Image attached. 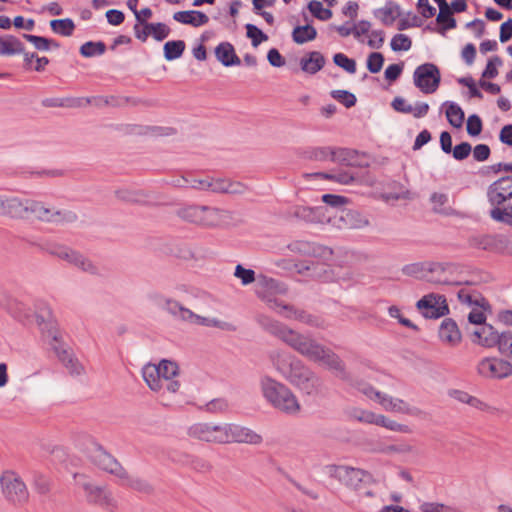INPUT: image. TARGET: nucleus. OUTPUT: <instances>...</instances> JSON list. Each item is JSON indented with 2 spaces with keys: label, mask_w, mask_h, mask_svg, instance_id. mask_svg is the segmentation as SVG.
Listing matches in <instances>:
<instances>
[{
  "label": "nucleus",
  "mask_w": 512,
  "mask_h": 512,
  "mask_svg": "<svg viewBox=\"0 0 512 512\" xmlns=\"http://www.w3.org/2000/svg\"><path fill=\"white\" fill-rule=\"evenodd\" d=\"M257 322L269 334L281 339L307 359L326 365L337 377L350 382L351 376L342 359L330 348L318 343L312 336L301 334L285 324L265 315H259Z\"/></svg>",
  "instance_id": "nucleus-1"
},
{
  "label": "nucleus",
  "mask_w": 512,
  "mask_h": 512,
  "mask_svg": "<svg viewBox=\"0 0 512 512\" xmlns=\"http://www.w3.org/2000/svg\"><path fill=\"white\" fill-rule=\"evenodd\" d=\"M270 359L275 369L293 386L307 395L318 393L320 378L300 359L280 352L272 353Z\"/></svg>",
  "instance_id": "nucleus-2"
},
{
  "label": "nucleus",
  "mask_w": 512,
  "mask_h": 512,
  "mask_svg": "<svg viewBox=\"0 0 512 512\" xmlns=\"http://www.w3.org/2000/svg\"><path fill=\"white\" fill-rule=\"evenodd\" d=\"M487 200L492 220L512 226V178L504 176L488 186Z\"/></svg>",
  "instance_id": "nucleus-3"
},
{
  "label": "nucleus",
  "mask_w": 512,
  "mask_h": 512,
  "mask_svg": "<svg viewBox=\"0 0 512 512\" xmlns=\"http://www.w3.org/2000/svg\"><path fill=\"white\" fill-rule=\"evenodd\" d=\"M260 388L264 399L280 412L294 416L301 410V405L294 393L283 383L270 376L260 379Z\"/></svg>",
  "instance_id": "nucleus-4"
},
{
  "label": "nucleus",
  "mask_w": 512,
  "mask_h": 512,
  "mask_svg": "<svg viewBox=\"0 0 512 512\" xmlns=\"http://www.w3.org/2000/svg\"><path fill=\"white\" fill-rule=\"evenodd\" d=\"M224 211L206 205H186L176 210V215L191 224L203 227H213L220 224Z\"/></svg>",
  "instance_id": "nucleus-5"
},
{
  "label": "nucleus",
  "mask_w": 512,
  "mask_h": 512,
  "mask_svg": "<svg viewBox=\"0 0 512 512\" xmlns=\"http://www.w3.org/2000/svg\"><path fill=\"white\" fill-rule=\"evenodd\" d=\"M257 295L262 298L271 309L277 310L280 308L278 313L282 314L287 319H295L314 328L325 329L327 327L325 319L319 315L311 314L306 310L297 309L292 305L284 304L277 298L262 294L260 291H257Z\"/></svg>",
  "instance_id": "nucleus-6"
},
{
  "label": "nucleus",
  "mask_w": 512,
  "mask_h": 512,
  "mask_svg": "<svg viewBox=\"0 0 512 512\" xmlns=\"http://www.w3.org/2000/svg\"><path fill=\"white\" fill-rule=\"evenodd\" d=\"M325 473L355 491L360 490L362 485L373 481V476L368 471L346 465H327Z\"/></svg>",
  "instance_id": "nucleus-7"
},
{
  "label": "nucleus",
  "mask_w": 512,
  "mask_h": 512,
  "mask_svg": "<svg viewBox=\"0 0 512 512\" xmlns=\"http://www.w3.org/2000/svg\"><path fill=\"white\" fill-rule=\"evenodd\" d=\"M0 486L4 498L14 505H24L29 500V491L19 476L13 470H5L0 476Z\"/></svg>",
  "instance_id": "nucleus-8"
},
{
  "label": "nucleus",
  "mask_w": 512,
  "mask_h": 512,
  "mask_svg": "<svg viewBox=\"0 0 512 512\" xmlns=\"http://www.w3.org/2000/svg\"><path fill=\"white\" fill-rule=\"evenodd\" d=\"M31 217L48 223H73L78 219L77 214L71 210H55L41 201L29 199L27 219Z\"/></svg>",
  "instance_id": "nucleus-9"
},
{
  "label": "nucleus",
  "mask_w": 512,
  "mask_h": 512,
  "mask_svg": "<svg viewBox=\"0 0 512 512\" xmlns=\"http://www.w3.org/2000/svg\"><path fill=\"white\" fill-rule=\"evenodd\" d=\"M451 266L446 262H416L403 266L402 273L406 276L416 277L430 283L450 285L448 279L439 276H428L427 273L444 272Z\"/></svg>",
  "instance_id": "nucleus-10"
},
{
  "label": "nucleus",
  "mask_w": 512,
  "mask_h": 512,
  "mask_svg": "<svg viewBox=\"0 0 512 512\" xmlns=\"http://www.w3.org/2000/svg\"><path fill=\"white\" fill-rule=\"evenodd\" d=\"M414 85L424 94H432L437 91L441 83V73L434 63L426 62L414 70Z\"/></svg>",
  "instance_id": "nucleus-11"
},
{
  "label": "nucleus",
  "mask_w": 512,
  "mask_h": 512,
  "mask_svg": "<svg viewBox=\"0 0 512 512\" xmlns=\"http://www.w3.org/2000/svg\"><path fill=\"white\" fill-rule=\"evenodd\" d=\"M477 373L487 379H504L512 375V364L497 357H485L477 364Z\"/></svg>",
  "instance_id": "nucleus-12"
},
{
  "label": "nucleus",
  "mask_w": 512,
  "mask_h": 512,
  "mask_svg": "<svg viewBox=\"0 0 512 512\" xmlns=\"http://www.w3.org/2000/svg\"><path fill=\"white\" fill-rule=\"evenodd\" d=\"M416 307L428 319H438L449 313L446 297L441 294L430 293L423 296L417 301Z\"/></svg>",
  "instance_id": "nucleus-13"
},
{
  "label": "nucleus",
  "mask_w": 512,
  "mask_h": 512,
  "mask_svg": "<svg viewBox=\"0 0 512 512\" xmlns=\"http://www.w3.org/2000/svg\"><path fill=\"white\" fill-rule=\"evenodd\" d=\"M224 424L199 422L188 428V435L199 441L224 444Z\"/></svg>",
  "instance_id": "nucleus-14"
},
{
  "label": "nucleus",
  "mask_w": 512,
  "mask_h": 512,
  "mask_svg": "<svg viewBox=\"0 0 512 512\" xmlns=\"http://www.w3.org/2000/svg\"><path fill=\"white\" fill-rule=\"evenodd\" d=\"M91 461L98 466L100 469L111 473L120 479H127L128 474L122 465L109 454L104 448L95 443L92 450L90 451Z\"/></svg>",
  "instance_id": "nucleus-15"
},
{
  "label": "nucleus",
  "mask_w": 512,
  "mask_h": 512,
  "mask_svg": "<svg viewBox=\"0 0 512 512\" xmlns=\"http://www.w3.org/2000/svg\"><path fill=\"white\" fill-rule=\"evenodd\" d=\"M224 444L226 443H246L251 445H259L263 438L260 434L250 428L234 424L224 423Z\"/></svg>",
  "instance_id": "nucleus-16"
},
{
  "label": "nucleus",
  "mask_w": 512,
  "mask_h": 512,
  "mask_svg": "<svg viewBox=\"0 0 512 512\" xmlns=\"http://www.w3.org/2000/svg\"><path fill=\"white\" fill-rule=\"evenodd\" d=\"M51 349L55 352L59 361L70 371L71 374L80 375L83 367L79 364L69 351L65 348L64 343L60 339L59 333H52V340L49 341Z\"/></svg>",
  "instance_id": "nucleus-17"
},
{
  "label": "nucleus",
  "mask_w": 512,
  "mask_h": 512,
  "mask_svg": "<svg viewBox=\"0 0 512 512\" xmlns=\"http://www.w3.org/2000/svg\"><path fill=\"white\" fill-rule=\"evenodd\" d=\"M156 366L160 372L159 374L165 389L171 393H176L180 388L179 381L173 379L178 375L179 367L177 363L164 359Z\"/></svg>",
  "instance_id": "nucleus-18"
},
{
  "label": "nucleus",
  "mask_w": 512,
  "mask_h": 512,
  "mask_svg": "<svg viewBox=\"0 0 512 512\" xmlns=\"http://www.w3.org/2000/svg\"><path fill=\"white\" fill-rule=\"evenodd\" d=\"M171 459L199 473H208L212 470V464L209 461L186 452H174L171 455Z\"/></svg>",
  "instance_id": "nucleus-19"
},
{
  "label": "nucleus",
  "mask_w": 512,
  "mask_h": 512,
  "mask_svg": "<svg viewBox=\"0 0 512 512\" xmlns=\"http://www.w3.org/2000/svg\"><path fill=\"white\" fill-rule=\"evenodd\" d=\"M3 210L0 215L14 219H27L29 199L3 196Z\"/></svg>",
  "instance_id": "nucleus-20"
},
{
  "label": "nucleus",
  "mask_w": 512,
  "mask_h": 512,
  "mask_svg": "<svg viewBox=\"0 0 512 512\" xmlns=\"http://www.w3.org/2000/svg\"><path fill=\"white\" fill-rule=\"evenodd\" d=\"M500 333L491 325L484 323L471 333L473 343L483 347L491 348L499 342Z\"/></svg>",
  "instance_id": "nucleus-21"
},
{
  "label": "nucleus",
  "mask_w": 512,
  "mask_h": 512,
  "mask_svg": "<svg viewBox=\"0 0 512 512\" xmlns=\"http://www.w3.org/2000/svg\"><path fill=\"white\" fill-rule=\"evenodd\" d=\"M297 272L315 280L327 281L331 273L328 266L319 261L302 262L296 264Z\"/></svg>",
  "instance_id": "nucleus-22"
},
{
  "label": "nucleus",
  "mask_w": 512,
  "mask_h": 512,
  "mask_svg": "<svg viewBox=\"0 0 512 512\" xmlns=\"http://www.w3.org/2000/svg\"><path fill=\"white\" fill-rule=\"evenodd\" d=\"M288 248L292 252L313 257H323L326 254H332L330 248L308 241H294L289 244Z\"/></svg>",
  "instance_id": "nucleus-23"
},
{
  "label": "nucleus",
  "mask_w": 512,
  "mask_h": 512,
  "mask_svg": "<svg viewBox=\"0 0 512 512\" xmlns=\"http://www.w3.org/2000/svg\"><path fill=\"white\" fill-rule=\"evenodd\" d=\"M373 14L385 26H391L401 16V7L392 0H387L384 7L375 9Z\"/></svg>",
  "instance_id": "nucleus-24"
},
{
  "label": "nucleus",
  "mask_w": 512,
  "mask_h": 512,
  "mask_svg": "<svg viewBox=\"0 0 512 512\" xmlns=\"http://www.w3.org/2000/svg\"><path fill=\"white\" fill-rule=\"evenodd\" d=\"M35 314L37 323L42 326L44 325V328L47 329V337L52 340V333L56 332L58 333L57 329L54 326V323L52 321L53 315H52V309L49 307V305L44 301H39L35 305Z\"/></svg>",
  "instance_id": "nucleus-25"
},
{
  "label": "nucleus",
  "mask_w": 512,
  "mask_h": 512,
  "mask_svg": "<svg viewBox=\"0 0 512 512\" xmlns=\"http://www.w3.org/2000/svg\"><path fill=\"white\" fill-rule=\"evenodd\" d=\"M216 59L225 67L238 66L241 60L235 52L233 45L229 42H221L215 48Z\"/></svg>",
  "instance_id": "nucleus-26"
},
{
  "label": "nucleus",
  "mask_w": 512,
  "mask_h": 512,
  "mask_svg": "<svg viewBox=\"0 0 512 512\" xmlns=\"http://www.w3.org/2000/svg\"><path fill=\"white\" fill-rule=\"evenodd\" d=\"M173 19L179 23L199 27L209 22V17L198 10L178 11L173 15Z\"/></svg>",
  "instance_id": "nucleus-27"
},
{
  "label": "nucleus",
  "mask_w": 512,
  "mask_h": 512,
  "mask_svg": "<svg viewBox=\"0 0 512 512\" xmlns=\"http://www.w3.org/2000/svg\"><path fill=\"white\" fill-rule=\"evenodd\" d=\"M325 63L326 59L321 52L311 51L301 58L300 67L305 73L313 75L319 72Z\"/></svg>",
  "instance_id": "nucleus-28"
},
{
  "label": "nucleus",
  "mask_w": 512,
  "mask_h": 512,
  "mask_svg": "<svg viewBox=\"0 0 512 512\" xmlns=\"http://www.w3.org/2000/svg\"><path fill=\"white\" fill-rule=\"evenodd\" d=\"M439 337L444 342L457 345L461 341V332L457 323L451 318H445L439 328Z\"/></svg>",
  "instance_id": "nucleus-29"
},
{
  "label": "nucleus",
  "mask_w": 512,
  "mask_h": 512,
  "mask_svg": "<svg viewBox=\"0 0 512 512\" xmlns=\"http://www.w3.org/2000/svg\"><path fill=\"white\" fill-rule=\"evenodd\" d=\"M24 53V44L14 35L0 37V56H12Z\"/></svg>",
  "instance_id": "nucleus-30"
},
{
  "label": "nucleus",
  "mask_w": 512,
  "mask_h": 512,
  "mask_svg": "<svg viewBox=\"0 0 512 512\" xmlns=\"http://www.w3.org/2000/svg\"><path fill=\"white\" fill-rule=\"evenodd\" d=\"M307 176L331 180L342 185L352 184L356 180V175L348 170H339L335 173L316 172Z\"/></svg>",
  "instance_id": "nucleus-31"
},
{
  "label": "nucleus",
  "mask_w": 512,
  "mask_h": 512,
  "mask_svg": "<svg viewBox=\"0 0 512 512\" xmlns=\"http://www.w3.org/2000/svg\"><path fill=\"white\" fill-rule=\"evenodd\" d=\"M157 366L154 364H147L142 369V376L146 384L152 391L158 392L164 387L160 372L157 370Z\"/></svg>",
  "instance_id": "nucleus-32"
},
{
  "label": "nucleus",
  "mask_w": 512,
  "mask_h": 512,
  "mask_svg": "<svg viewBox=\"0 0 512 512\" xmlns=\"http://www.w3.org/2000/svg\"><path fill=\"white\" fill-rule=\"evenodd\" d=\"M442 106L446 107L445 114L448 123L454 128H461L465 119L462 108L452 101H445Z\"/></svg>",
  "instance_id": "nucleus-33"
},
{
  "label": "nucleus",
  "mask_w": 512,
  "mask_h": 512,
  "mask_svg": "<svg viewBox=\"0 0 512 512\" xmlns=\"http://www.w3.org/2000/svg\"><path fill=\"white\" fill-rule=\"evenodd\" d=\"M436 22L440 25L435 31L441 35H445L447 30L456 28L457 23L453 17V13L449 5L439 8V13L436 17Z\"/></svg>",
  "instance_id": "nucleus-34"
},
{
  "label": "nucleus",
  "mask_w": 512,
  "mask_h": 512,
  "mask_svg": "<svg viewBox=\"0 0 512 512\" xmlns=\"http://www.w3.org/2000/svg\"><path fill=\"white\" fill-rule=\"evenodd\" d=\"M376 399L388 411L409 412L408 404L401 399L393 398L385 393H376Z\"/></svg>",
  "instance_id": "nucleus-35"
},
{
  "label": "nucleus",
  "mask_w": 512,
  "mask_h": 512,
  "mask_svg": "<svg viewBox=\"0 0 512 512\" xmlns=\"http://www.w3.org/2000/svg\"><path fill=\"white\" fill-rule=\"evenodd\" d=\"M317 37V30L310 24L298 25L292 31V39L297 44H304Z\"/></svg>",
  "instance_id": "nucleus-36"
},
{
  "label": "nucleus",
  "mask_w": 512,
  "mask_h": 512,
  "mask_svg": "<svg viewBox=\"0 0 512 512\" xmlns=\"http://www.w3.org/2000/svg\"><path fill=\"white\" fill-rule=\"evenodd\" d=\"M48 254L58 257L62 260L67 261L71 264L72 259L77 251L72 250L71 248L61 245L58 243H48L43 248Z\"/></svg>",
  "instance_id": "nucleus-37"
},
{
  "label": "nucleus",
  "mask_w": 512,
  "mask_h": 512,
  "mask_svg": "<svg viewBox=\"0 0 512 512\" xmlns=\"http://www.w3.org/2000/svg\"><path fill=\"white\" fill-rule=\"evenodd\" d=\"M186 48V44L183 40H171L164 44L163 52L164 57L167 61H173L180 58Z\"/></svg>",
  "instance_id": "nucleus-38"
},
{
  "label": "nucleus",
  "mask_w": 512,
  "mask_h": 512,
  "mask_svg": "<svg viewBox=\"0 0 512 512\" xmlns=\"http://www.w3.org/2000/svg\"><path fill=\"white\" fill-rule=\"evenodd\" d=\"M85 490L88 492L90 501L102 506H109L111 504L112 498L105 489L97 486L86 485Z\"/></svg>",
  "instance_id": "nucleus-39"
},
{
  "label": "nucleus",
  "mask_w": 512,
  "mask_h": 512,
  "mask_svg": "<svg viewBox=\"0 0 512 512\" xmlns=\"http://www.w3.org/2000/svg\"><path fill=\"white\" fill-rule=\"evenodd\" d=\"M150 298L154 300L157 304H161L163 302L162 308L167 311L171 316L177 319L179 312H181V309L183 305H181L178 301L166 298L160 294H154L151 295Z\"/></svg>",
  "instance_id": "nucleus-40"
},
{
  "label": "nucleus",
  "mask_w": 512,
  "mask_h": 512,
  "mask_svg": "<svg viewBox=\"0 0 512 512\" xmlns=\"http://www.w3.org/2000/svg\"><path fill=\"white\" fill-rule=\"evenodd\" d=\"M50 27L54 33L69 37L73 34L75 24L72 19H54L50 21Z\"/></svg>",
  "instance_id": "nucleus-41"
},
{
  "label": "nucleus",
  "mask_w": 512,
  "mask_h": 512,
  "mask_svg": "<svg viewBox=\"0 0 512 512\" xmlns=\"http://www.w3.org/2000/svg\"><path fill=\"white\" fill-rule=\"evenodd\" d=\"M32 486L37 493L46 495L50 492L51 481L47 475L34 471L32 473Z\"/></svg>",
  "instance_id": "nucleus-42"
},
{
  "label": "nucleus",
  "mask_w": 512,
  "mask_h": 512,
  "mask_svg": "<svg viewBox=\"0 0 512 512\" xmlns=\"http://www.w3.org/2000/svg\"><path fill=\"white\" fill-rule=\"evenodd\" d=\"M105 51L106 45L102 41H88L80 47V54L86 58L103 55Z\"/></svg>",
  "instance_id": "nucleus-43"
},
{
  "label": "nucleus",
  "mask_w": 512,
  "mask_h": 512,
  "mask_svg": "<svg viewBox=\"0 0 512 512\" xmlns=\"http://www.w3.org/2000/svg\"><path fill=\"white\" fill-rule=\"evenodd\" d=\"M448 200L449 198L447 194L434 192L430 196V201L433 204V211L444 215L452 214V209L446 207Z\"/></svg>",
  "instance_id": "nucleus-44"
},
{
  "label": "nucleus",
  "mask_w": 512,
  "mask_h": 512,
  "mask_svg": "<svg viewBox=\"0 0 512 512\" xmlns=\"http://www.w3.org/2000/svg\"><path fill=\"white\" fill-rule=\"evenodd\" d=\"M375 425L385 427L391 431H397L401 433H410L411 429L408 425L397 423L394 420L387 418L384 415H377Z\"/></svg>",
  "instance_id": "nucleus-45"
},
{
  "label": "nucleus",
  "mask_w": 512,
  "mask_h": 512,
  "mask_svg": "<svg viewBox=\"0 0 512 512\" xmlns=\"http://www.w3.org/2000/svg\"><path fill=\"white\" fill-rule=\"evenodd\" d=\"M308 9L315 18L321 21H327L333 15L331 9L323 8L322 3L318 0L310 1L308 3Z\"/></svg>",
  "instance_id": "nucleus-46"
},
{
  "label": "nucleus",
  "mask_w": 512,
  "mask_h": 512,
  "mask_svg": "<svg viewBox=\"0 0 512 512\" xmlns=\"http://www.w3.org/2000/svg\"><path fill=\"white\" fill-rule=\"evenodd\" d=\"M357 154L356 150L348 148H333V157L331 162L339 163L341 165H350L351 159Z\"/></svg>",
  "instance_id": "nucleus-47"
},
{
  "label": "nucleus",
  "mask_w": 512,
  "mask_h": 512,
  "mask_svg": "<svg viewBox=\"0 0 512 512\" xmlns=\"http://www.w3.org/2000/svg\"><path fill=\"white\" fill-rule=\"evenodd\" d=\"M496 346L502 355L512 358V331L500 333L499 342H497Z\"/></svg>",
  "instance_id": "nucleus-48"
},
{
  "label": "nucleus",
  "mask_w": 512,
  "mask_h": 512,
  "mask_svg": "<svg viewBox=\"0 0 512 512\" xmlns=\"http://www.w3.org/2000/svg\"><path fill=\"white\" fill-rule=\"evenodd\" d=\"M246 35L251 39L253 47L259 46L262 42L268 40V36L256 25L248 23L245 25Z\"/></svg>",
  "instance_id": "nucleus-49"
},
{
  "label": "nucleus",
  "mask_w": 512,
  "mask_h": 512,
  "mask_svg": "<svg viewBox=\"0 0 512 512\" xmlns=\"http://www.w3.org/2000/svg\"><path fill=\"white\" fill-rule=\"evenodd\" d=\"M330 95L333 99L342 103L346 108L353 107L356 102V96L347 90H332Z\"/></svg>",
  "instance_id": "nucleus-50"
},
{
  "label": "nucleus",
  "mask_w": 512,
  "mask_h": 512,
  "mask_svg": "<svg viewBox=\"0 0 512 512\" xmlns=\"http://www.w3.org/2000/svg\"><path fill=\"white\" fill-rule=\"evenodd\" d=\"M71 264L84 272H88L91 274H95L97 272L96 266L88 258H86L78 251L75 253Z\"/></svg>",
  "instance_id": "nucleus-51"
},
{
  "label": "nucleus",
  "mask_w": 512,
  "mask_h": 512,
  "mask_svg": "<svg viewBox=\"0 0 512 512\" xmlns=\"http://www.w3.org/2000/svg\"><path fill=\"white\" fill-rule=\"evenodd\" d=\"M335 65L341 67L346 72L354 74L356 72V62L354 59L349 58L344 53H336L333 56Z\"/></svg>",
  "instance_id": "nucleus-52"
},
{
  "label": "nucleus",
  "mask_w": 512,
  "mask_h": 512,
  "mask_svg": "<svg viewBox=\"0 0 512 512\" xmlns=\"http://www.w3.org/2000/svg\"><path fill=\"white\" fill-rule=\"evenodd\" d=\"M234 276L240 279L242 285L244 286L249 285L256 280L255 271L252 269L245 268L241 264H238L235 267Z\"/></svg>",
  "instance_id": "nucleus-53"
},
{
  "label": "nucleus",
  "mask_w": 512,
  "mask_h": 512,
  "mask_svg": "<svg viewBox=\"0 0 512 512\" xmlns=\"http://www.w3.org/2000/svg\"><path fill=\"white\" fill-rule=\"evenodd\" d=\"M393 51H408L412 46V40L405 34H396L390 43Z\"/></svg>",
  "instance_id": "nucleus-54"
},
{
  "label": "nucleus",
  "mask_w": 512,
  "mask_h": 512,
  "mask_svg": "<svg viewBox=\"0 0 512 512\" xmlns=\"http://www.w3.org/2000/svg\"><path fill=\"white\" fill-rule=\"evenodd\" d=\"M483 129L481 118L477 114H472L467 119L466 130L472 137L479 136Z\"/></svg>",
  "instance_id": "nucleus-55"
},
{
  "label": "nucleus",
  "mask_w": 512,
  "mask_h": 512,
  "mask_svg": "<svg viewBox=\"0 0 512 512\" xmlns=\"http://www.w3.org/2000/svg\"><path fill=\"white\" fill-rule=\"evenodd\" d=\"M503 61L498 55L492 56L486 65V68L482 72V78L493 79L498 75L497 66H501Z\"/></svg>",
  "instance_id": "nucleus-56"
},
{
  "label": "nucleus",
  "mask_w": 512,
  "mask_h": 512,
  "mask_svg": "<svg viewBox=\"0 0 512 512\" xmlns=\"http://www.w3.org/2000/svg\"><path fill=\"white\" fill-rule=\"evenodd\" d=\"M384 56L380 52H372L367 58V69L375 74L380 72L384 64Z\"/></svg>",
  "instance_id": "nucleus-57"
},
{
  "label": "nucleus",
  "mask_w": 512,
  "mask_h": 512,
  "mask_svg": "<svg viewBox=\"0 0 512 512\" xmlns=\"http://www.w3.org/2000/svg\"><path fill=\"white\" fill-rule=\"evenodd\" d=\"M149 28H151V35L156 41H163L166 39L171 30L165 23H150Z\"/></svg>",
  "instance_id": "nucleus-58"
},
{
  "label": "nucleus",
  "mask_w": 512,
  "mask_h": 512,
  "mask_svg": "<svg viewBox=\"0 0 512 512\" xmlns=\"http://www.w3.org/2000/svg\"><path fill=\"white\" fill-rule=\"evenodd\" d=\"M8 311L14 318H16L20 321L29 317V313H28L25 305L16 300H13L9 303Z\"/></svg>",
  "instance_id": "nucleus-59"
},
{
  "label": "nucleus",
  "mask_w": 512,
  "mask_h": 512,
  "mask_svg": "<svg viewBox=\"0 0 512 512\" xmlns=\"http://www.w3.org/2000/svg\"><path fill=\"white\" fill-rule=\"evenodd\" d=\"M23 38L32 43L39 51H49V38L32 34H23Z\"/></svg>",
  "instance_id": "nucleus-60"
},
{
  "label": "nucleus",
  "mask_w": 512,
  "mask_h": 512,
  "mask_svg": "<svg viewBox=\"0 0 512 512\" xmlns=\"http://www.w3.org/2000/svg\"><path fill=\"white\" fill-rule=\"evenodd\" d=\"M333 157V147H316L310 152V158L316 161H327Z\"/></svg>",
  "instance_id": "nucleus-61"
},
{
  "label": "nucleus",
  "mask_w": 512,
  "mask_h": 512,
  "mask_svg": "<svg viewBox=\"0 0 512 512\" xmlns=\"http://www.w3.org/2000/svg\"><path fill=\"white\" fill-rule=\"evenodd\" d=\"M471 151H472V147H471L470 143L461 142L460 144L456 145L453 148L452 154L456 160L462 161L470 155Z\"/></svg>",
  "instance_id": "nucleus-62"
},
{
  "label": "nucleus",
  "mask_w": 512,
  "mask_h": 512,
  "mask_svg": "<svg viewBox=\"0 0 512 512\" xmlns=\"http://www.w3.org/2000/svg\"><path fill=\"white\" fill-rule=\"evenodd\" d=\"M150 23L144 20V23H136L133 27L135 37L142 42H145L151 35Z\"/></svg>",
  "instance_id": "nucleus-63"
},
{
  "label": "nucleus",
  "mask_w": 512,
  "mask_h": 512,
  "mask_svg": "<svg viewBox=\"0 0 512 512\" xmlns=\"http://www.w3.org/2000/svg\"><path fill=\"white\" fill-rule=\"evenodd\" d=\"M422 512H451V508L442 503L424 502L420 505Z\"/></svg>",
  "instance_id": "nucleus-64"
}]
</instances>
